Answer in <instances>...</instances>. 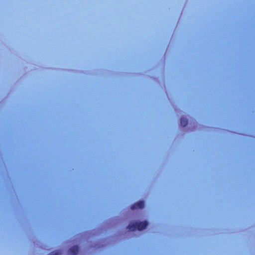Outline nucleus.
<instances>
[{
	"instance_id": "f03ea898",
	"label": "nucleus",
	"mask_w": 255,
	"mask_h": 255,
	"mask_svg": "<svg viewBox=\"0 0 255 255\" xmlns=\"http://www.w3.org/2000/svg\"><path fill=\"white\" fill-rule=\"evenodd\" d=\"M144 206V202L143 201L137 202L131 206V209L134 210L136 209H142Z\"/></svg>"
},
{
	"instance_id": "f257e3e1",
	"label": "nucleus",
	"mask_w": 255,
	"mask_h": 255,
	"mask_svg": "<svg viewBox=\"0 0 255 255\" xmlns=\"http://www.w3.org/2000/svg\"><path fill=\"white\" fill-rule=\"evenodd\" d=\"M148 224V223L146 221L135 222L129 224L127 227V229L131 231H135L136 229L139 231H141L146 228Z\"/></svg>"
},
{
	"instance_id": "39448f33",
	"label": "nucleus",
	"mask_w": 255,
	"mask_h": 255,
	"mask_svg": "<svg viewBox=\"0 0 255 255\" xmlns=\"http://www.w3.org/2000/svg\"><path fill=\"white\" fill-rule=\"evenodd\" d=\"M61 253L59 251H54L51 252L48 255H59Z\"/></svg>"
},
{
	"instance_id": "20e7f679",
	"label": "nucleus",
	"mask_w": 255,
	"mask_h": 255,
	"mask_svg": "<svg viewBox=\"0 0 255 255\" xmlns=\"http://www.w3.org/2000/svg\"><path fill=\"white\" fill-rule=\"evenodd\" d=\"M188 124V120L186 118H182L180 119V125L183 127H186Z\"/></svg>"
},
{
	"instance_id": "7ed1b4c3",
	"label": "nucleus",
	"mask_w": 255,
	"mask_h": 255,
	"mask_svg": "<svg viewBox=\"0 0 255 255\" xmlns=\"http://www.w3.org/2000/svg\"><path fill=\"white\" fill-rule=\"evenodd\" d=\"M79 252V247L74 246L69 250V253L70 255H77Z\"/></svg>"
}]
</instances>
